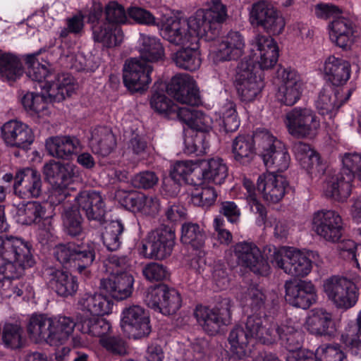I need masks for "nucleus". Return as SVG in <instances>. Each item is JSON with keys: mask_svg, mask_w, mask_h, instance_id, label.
<instances>
[{"mask_svg": "<svg viewBox=\"0 0 361 361\" xmlns=\"http://www.w3.org/2000/svg\"><path fill=\"white\" fill-rule=\"evenodd\" d=\"M83 334L99 337V341L111 332V325L104 319L80 317L75 323L70 317L58 314H32L27 325V332L36 343L44 342L50 345L65 344L72 336L75 327Z\"/></svg>", "mask_w": 361, "mask_h": 361, "instance_id": "f257e3e1", "label": "nucleus"}, {"mask_svg": "<svg viewBox=\"0 0 361 361\" xmlns=\"http://www.w3.org/2000/svg\"><path fill=\"white\" fill-rule=\"evenodd\" d=\"M249 61L244 59L239 63L235 86L241 101H254L262 91L264 82L257 75L255 66L261 70L273 68L279 58V47L271 37L257 35L249 42Z\"/></svg>", "mask_w": 361, "mask_h": 361, "instance_id": "f03ea898", "label": "nucleus"}, {"mask_svg": "<svg viewBox=\"0 0 361 361\" xmlns=\"http://www.w3.org/2000/svg\"><path fill=\"white\" fill-rule=\"evenodd\" d=\"M0 256L5 261L0 266V288L4 291L8 290L20 296L23 290L14 282L23 274L24 269L35 264L30 246L18 238H0Z\"/></svg>", "mask_w": 361, "mask_h": 361, "instance_id": "7ed1b4c3", "label": "nucleus"}, {"mask_svg": "<svg viewBox=\"0 0 361 361\" xmlns=\"http://www.w3.org/2000/svg\"><path fill=\"white\" fill-rule=\"evenodd\" d=\"M166 91L181 103L182 106L174 104L164 94L159 92L153 94L150 105L155 111L171 119H178L180 109L184 107L185 104L195 106L200 102L196 82L188 74H180L173 77L166 86Z\"/></svg>", "mask_w": 361, "mask_h": 361, "instance_id": "20e7f679", "label": "nucleus"}, {"mask_svg": "<svg viewBox=\"0 0 361 361\" xmlns=\"http://www.w3.org/2000/svg\"><path fill=\"white\" fill-rule=\"evenodd\" d=\"M27 75L38 82L39 88L49 97L63 100L75 90L73 78L67 73L54 74L48 68V63H41L37 55H29L25 59Z\"/></svg>", "mask_w": 361, "mask_h": 361, "instance_id": "39448f33", "label": "nucleus"}, {"mask_svg": "<svg viewBox=\"0 0 361 361\" xmlns=\"http://www.w3.org/2000/svg\"><path fill=\"white\" fill-rule=\"evenodd\" d=\"M268 324V318L252 315L248 317L244 326H235L228 336L232 353L239 359L247 356L250 351L248 344L253 339L263 344H272L275 334L267 330Z\"/></svg>", "mask_w": 361, "mask_h": 361, "instance_id": "423d86ee", "label": "nucleus"}, {"mask_svg": "<svg viewBox=\"0 0 361 361\" xmlns=\"http://www.w3.org/2000/svg\"><path fill=\"white\" fill-rule=\"evenodd\" d=\"M341 171L329 176L324 185L326 196L343 202L351 192V182L355 177L361 182V152H348L340 155Z\"/></svg>", "mask_w": 361, "mask_h": 361, "instance_id": "0eeeda50", "label": "nucleus"}, {"mask_svg": "<svg viewBox=\"0 0 361 361\" xmlns=\"http://www.w3.org/2000/svg\"><path fill=\"white\" fill-rule=\"evenodd\" d=\"M44 174L52 185L49 195L51 204L61 202L71 191L75 190V184L82 181V176L78 168L74 164H63L56 161H50L44 166Z\"/></svg>", "mask_w": 361, "mask_h": 361, "instance_id": "6e6552de", "label": "nucleus"}, {"mask_svg": "<svg viewBox=\"0 0 361 361\" xmlns=\"http://www.w3.org/2000/svg\"><path fill=\"white\" fill-rule=\"evenodd\" d=\"M47 203L37 201L27 202L19 204L17 211V221L22 224L37 226V236L42 243H44L51 236L54 230L53 209L47 208Z\"/></svg>", "mask_w": 361, "mask_h": 361, "instance_id": "1a4fd4ad", "label": "nucleus"}, {"mask_svg": "<svg viewBox=\"0 0 361 361\" xmlns=\"http://www.w3.org/2000/svg\"><path fill=\"white\" fill-rule=\"evenodd\" d=\"M254 139L257 142L263 161L267 169L280 172L288 168L290 157L287 148L281 141L267 130L257 131Z\"/></svg>", "mask_w": 361, "mask_h": 361, "instance_id": "9d476101", "label": "nucleus"}, {"mask_svg": "<svg viewBox=\"0 0 361 361\" xmlns=\"http://www.w3.org/2000/svg\"><path fill=\"white\" fill-rule=\"evenodd\" d=\"M96 244L87 241L76 244H60L54 249L56 259L64 267L75 268L81 273L90 267L95 259Z\"/></svg>", "mask_w": 361, "mask_h": 361, "instance_id": "9b49d317", "label": "nucleus"}, {"mask_svg": "<svg viewBox=\"0 0 361 361\" xmlns=\"http://www.w3.org/2000/svg\"><path fill=\"white\" fill-rule=\"evenodd\" d=\"M269 260L272 265L293 276L304 277L312 269V262L307 253L293 247H274Z\"/></svg>", "mask_w": 361, "mask_h": 361, "instance_id": "f8f14e48", "label": "nucleus"}, {"mask_svg": "<svg viewBox=\"0 0 361 361\" xmlns=\"http://www.w3.org/2000/svg\"><path fill=\"white\" fill-rule=\"evenodd\" d=\"M300 327V323L293 320H288L286 324L278 326L269 319V324L267 325L266 329L275 334V339L272 343L278 340L281 341V344L288 351L286 356L287 361H302L305 357L300 356V353L310 352L305 349H300L303 340V334Z\"/></svg>", "mask_w": 361, "mask_h": 361, "instance_id": "ddd939ff", "label": "nucleus"}, {"mask_svg": "<svg viewBox=\"0 0 361 361\" xmlns=\"http://www.w3.org/2000/svg\"><path fill=\"white\" fill-rule=\"evenodd\" d=\"M126 258L112 257L110 263L116 267L110 275L101 280L100 287L113 299L122 301L129 298L134 290V276L127 271H122L121 264L124 262Z\"/></svg>", "mask_w": 361, "mask_h": 361, "instance_id": "4468645a", "label": "nucleus"}, {"mask_svg": "<svg viewBox=\"0 0 361 361\" xmlns=\"http://www.w3.org/2000/svg\"><path fill=\"white\" fill-rule=\"evenodd\" d=\"M161 36L170 43L178 46L194 44L196 36L189 31L186 20L178 13L169 11L157 23Z\"/></svg>", "mask_w": 361, "mask_h": 361, "instance_id": "2eb2a0df", "label": "nucleus"}, {"mask_svg": "<svg viewBox=\"0 0 361 361\" xmlns=\"http://www.w3.org/2000/svg\"><path fill=\"white\" fill-rule=\"evenodd\" d=\"M323 290L328 300L338 309L348 310L357 301L356 286L345 277L331 276L326 279Z\"/></svg>", "mask_w": 361, "mask_h": 361, "instance_id": "dca6fc26", "label": "nucleus"}, {"mask_svg": "<svg viewBox=\"0 0 361 361\" xmlns=\"http://www.w3.org/2000/svg\"><path fill=\"white\" fill-rule=\"evenodd\" d=\"M233 303L231 299L224 298L214 308L203 305L196 307L194 316L197 323L209 334L217 333L222 325L230 322Z\"/></svg>", "mask_w": 361, "mask_h": 361, "instance_id": "f3484780", "label": "nucleus"}, {"mask_svg": "<svg viewBox=\"0 0 361 361\" xmlns=\"http://www.w3.org/2000/svg\"><path fill=\"white\" fill-rule=\"evenodd\" d=\"M310 227L325 241L338 242L343 235V223L341 215L333 209H320L313 213Z\"/></svg>", "mask_w": 361, "mask_h": 361, "instance_id": "a211bd4d", "label": "nucleus"}, {"mask_svg": "<svg viewBox=\"0 0 361 361\" xmlns=\"http://www.w3.org/2000/svg\"><path fill=\"white\" fill-rule=\"evenodd\" d=\"M250 22L273 35L281 34L286 26L285 19L280 11L264 1H258L252 6L250 11Z\"/></svg>", "mask_w": 361, "mask_h": 361, "instance_id": "6ab92c4d", "label": "nucleus"}, {"mask_svg": "<svg viewBox=\"0 0 361 361\" xmlns=\"http://www.w3.org/2000/svg\"><path fill=\"white\" fill-rule=\"evenodd\" d=\"M175 238V231L171 228H159L148 234L146 243L142 244L140 250V254L145 258L163 259L171 254Z\"/></svg>", "mask_w": 361, "mask_h": 361, "instance_id": "aec40b11", "label": "nucleus"}, {"mask_svg": "<svg viewBox=\"0 0 361 361\" xmlns=\"http://www.w3.org/2000/svg\"><path fill=\"white\" fill-rule=\"evenodd\" d=\"M277 80V100L287 106L297 103L305 88V82L298 71L290 68H280L278 71Z\"/></svg>", "mask_w": 361, "mask_h": 361, "instance_id": "412c9836", "label": "nucleus"}, {"mask_svg": "<svg viewBox=\"0 0 361 361\" xmlns=\"http://www.w3.org/2000/svg\"><path fill=\"white\" fill-rule=\"evenodd\" d=\"M285 124L288 133L297 138L314 136L320 126L316 114L307 108H294L287 113Z\"/></svg>", "mask_w": 361, "mask_h": 361, "instance_id": "4be33fe9", "label": "nucleus"}, {"mask_svg": "<svg viewBox=\"0 0 361 361\" xmlns=\"http://www.w3.org/2000/svg\"><path fill=\"white\" fill-rule=\"evenodd\" d=\"M146 305L164 315L176 313L181 307L179 293L165 285H160L147 290L145 297Z\"/></svg>", "mask_w": 361, "mask_h": 361, "instance_id": "5701e85b", "label": "nucleus"}, {"mask_svg": "<svg viewBox=\"0 0 361 361\" xmlns=\"http://www.w3.org/2000/svg\"><path fill=\"white\" fill-rule=\"evenodd\" d=\"M245 47L243 36L238 31H230L211 49L209 59L214 64L236 60L243 55Z\"/></svg>", "mask_w": 361, "mask_h": 361, "instance_id": "b1692460", "label": "nucleus"}, {"mask_svg": "<svg viewBox=\"0 0 361 361\" xmlns=\"http://www.w3.org/2000/svg\"><path fill=\"white\" fill-rule=\"evenodd\" d=\"M123 330L135 338L148 336L151 332L149 315L137 305L126 307L121 314Z\"/></svg>", "mask_w": 361, "mask_h": 361, "instance_id": "393cba45", "label": "nucleus"}, {"mask_svg": "<svg viewBox=\"0 0 361 361\" xmlns=\"http://www.w3.org/2000/svg\"><path fill=\"white\" fill-rule=\"evenodd\" d=\"M152 66L139 59L126 61L123 69V82L131 92H140L147 89L151 82Z\"/></svg>", "mask_w": 361, "mask_h": 361, "instance_id": "a878e982", "label": "nucleus"}, {"mask_svg": "<svg viewBox=\"0 0 361 361\" xmlns=\"http://www.w3.org/2000/svg\"><path fill=\"white\" fill-rule=\"evenodd\" d=\"M305 328L312 334L334 337L341 328V319L324 309H314L307 317Z\"/></svg>", "mask_w": 361, "mask_h": 361, "instance_id": "bb28decb", "label": "nucleus"}, {"mask_svg": "<svg viewBox=\"0 0 361 361\" xmlns=\"http://www.w3.org/2000/svg\"><path fill=\"white\" fill-rule=\"evenodd\" d=\"M350 95V90H345L343 88L326 84L319 91L315 105L320 114L327 115L329 116V118H332Z\"/></svg>", "mask_w": 361, "mask_h": 361, "instance_id": "cd10ccee", "label": "nucleus"}, {"mask_svg": "<svg viewBox=\"0 0 361 361\" xmlns=\"http://www.w3.org/2000/svg\"><path fill=\"white\" fill-rule=\"evenodd\" d=\"M1 135L6 145L27 150L35 140L32 129L26 123L17 120L5 123Z\"/></svg>", "mask_w": 361, "mask_h": 361, "instance_id": "c85d7f7f", "label": "nucleus"}, {"mask_svg": "<svg viewBox=\"0 0 361 361\" xmlns=\"http://www.w3.org/2000/svg\"><path fill=\"white\" fill-rule=\"evenodd\" d=\"M235 255L238 263L250 269L255 274L267 275L269 265L262 255L259 249L251 243H239L235 245Z\"/></svg>", "mask_w": 361, "mask_h": 361, "instance_id": "c756f323", "label": "nucleus"}, {"mask_svg": "<svg viewBox=\"0 0 361 361\" xmlns=\"http://www.w3.org/2000/svg\"><path fill=\"white\" fill-rule=\"evenodd\" d=\"M257 185V190L264 201L268 203H277L284 197L288 182L283 176L269 172L258 177Z\"/></svg>", "mask_w": 361, "mask_h": 361, "instance_id": "7c9ffc66", "label": "nucleus"}, {"mask_svg": "<svg viewBox=\"0 0 361 361\" xmlns=\"http://www.w3.org/2000/svg\"><path fill=\"white\" fill-rule=\"evenodd\" d=\"M285 288L286 300L293 306L307 309L317 300L316 288L310 281H290L286 283Z\"/></svg>", "mask_w": 361, "mask_h": 361, "instance_id": "2f4dec72", "label": "nucleus"}, {"mask_svg": "<svg viewBox=\"0 0 361 361\" xmlns=\"http://www.w3.org/2000/svg\"><path fill=\"white\" fill-rule=\"evenodd\" d=\"M15 194L21 198H37L42 192V181L40 174L35 169H24L18 171L15 177L13 185Z\"/></svg>", "mask_w": 361, "mask_h": 361, "instance_id": "473e14b6", "label": "nucleus"}, {"mask_svg": "<svg viewBox=\"0 0 361 361\" xmlns=\"http://www.w3.org/2000/svg\"><path fill=\"white\" fill-rule=\"evenodd\" d=\"M322 70L325 80L336 87L345 85L351 75L349 62L335 56H329L325 59Z\"/></svg>", "mask_w": 361, "mask_h": 361, "instance_id": "72a5a7b5", "label": "nucleus"}, {"mask_svg": "<svg viewBox=\"0 0 361 361\" xmlns=\"http://www.w3.org/2000/svg\"><path fill=\"white\" fill-rule=\"evenodd\" d=\"M46 149L56 158L69 159L81 149L80 140L74 136L57 135L46 140Z\"/></svg>", "mask_w": 361, "mask_h": 361, "instance_id": "f704fd0d", "label": "nucleus"}, {"mask_svg": "<svg viewBox=\"0 0 361 361\" xmlns=\"http://www.w3.org/2000/svg\"><path fill=\"white\" fill-rule=\"evenodd\" d=\"M330 40L341 48L350 47L354 41L355 25L352 20L339 16L328 25Z\"/></svg>", "mask_w": 361, "mask_h": 361, "instance_id": "c9c22d12", "label": "nucleus"}, {"mask_svg": "<svg viewBox=\"0 0 361 361\" xmlns=\"http://www.w3.org/2000/svg\"><path fill=\"white\" fill-rule=\"evenodd\" d=\"M44 92L43 90L40 92H27L21 99L25 110L32 116L42 118L49 115L50 103L62 101L51 98Z\"/></svg>", "mask_w": 361, "mask_h": 361, "instance_id": "e433bc0d", "label": "nucleus"}, {"mask_svg": "<svg viewBox=\"0 0 361 361\" xmlns=\"http://www.w3.org/2000/svg\"><path fill=\"white\" fill-rule=\"evenodd\" d=\"M295 159L309 173L317 176L323 173L325 165L320 161L318 154L310 145L299 142L294 145Z\"/></svg>", "mask_w": 361, "mask_h": 361, "instance_id": "4c0bfd02", "label": "nucleus"}, {"mask_svg": "<svg viewBox=\"0 0 361 361\" xmlns=\"http://www.w3.org/2000/svg\"><path fill=\"white\" fill-rule=\"evenodd\" d=\"M227 176L228 166L220 157H213L200 162L199 181L221 184Z\"/></svg>", "mask_w": 361, "mask_h": 361, "instance_id": "58836bf2", "label": "nucleus"}, {"mask_svg": "<svg viewBox=\"0 0 361 361\" xmlns=\"http://www.w3.org/2000/svg\"><path fill=\"white\" fill-rule=\"evenodd\" d=\"M48 284L61 296L67 297L75 294L78 288L75 276L61 269H48Z\"/></svg>", "mask_w": 361, "mask_h": 361, "instance_id": "ea45409f", "label": "nucleus"}, {"mask_svg": "<svg viewBox=\"0 0 361 361\" xmlns=\"http://www.w3.org/2000/svg\"><path fill=\"white\" fill-rule=\"evenodd\" d=\"M75 200L79 208L89 219H97L104 213L105 204L99 192L85 190L81 192Z\"/></svg>", "mask_w": 361, "mask_h": 361, "instance_id": "a19ab883", "label": "nucleus"}, {"mask_svg": "<svg viewBox=\"0 0 361 361\" xmlns=\"http://www.w3.org/2000/svg\"><path fill=\"white\" fill-rule=\"evenodd\" d=\"M78 307L93 315L104 316L112 312L114 302L99 293H85L78 300Z\"/></svg>", "mask_w": 361, "mask_h": 361, "instance_id": "79ce46f5", "label": "nucleus"}, {"mask_svg": "<svg viewBox=\"0 0 361 361\" xmlns=\"http://www.w3.org/2000/svg\"><path fill=\"white\" fill-rule=\"evenodd\" d=\"M90 144L94 153L104 157L114 150L116 142L111 129L100 126L92 130Z\"/></svg>", "mask_w": 361, "mask_h": 361, "instance_id": "37998d69", "label": "nucleus"}, {"mask_svg": "<svg viewBox=\"0 0 361 361\" xmlns=\"http://www.w3.org/2000/svg\"><path fill=\"white\" fill-rule=\"evenodd\" d=\"M181 47L183 48L177 51L173 56L176 65L189 71L199 69L202 59L198 42H195L194 44Z\"/></svg>", "mask_w": 361, "mask_h": 361, "instance_id": "c03bdc74", "label": "nucleus"}, {"mask_svg": "<svg viewBox=\"0 0 361 361\" xmlns=\"http://www.w3.org/2000/svg\"><path fill=\"white\" fill-rule=\"evenodd\" d=\"M185 104L180 109L178 119L186 123L190 128L201 132H209L212 128V118L201 111L195 109L192 106Z\"/></svg>", "mask_w": 361, "mask_h": 361, "instance_id": "a18cd8bd", "label": "nucleus"}, {"mask_svg": "<svg viewBox=\"0 0 361 361\" xmlns=\"http://www.w3.org/2000/svg\"><path fill=\"white\" fill-rule=\"evenodd\" d=\"M140 58L146 63L156 62L164 58V49L159 39L141 34L139 39Z\"/></svg>", "mask_w": 361, "mask_h": 361, "instance_id": "49530a36", "label": "nucleus"}, {"mask_svg": "<svg viewBox=\"0 0 361 361\" xmlns=\"http://www.w3.org/2000/svg\"><path fill=\"white\" fill-rule=\"evenodd\" d=\"M94 41L106 47H113L121 43L123 38V32L119 26L104 22L92 27Z\"/></svg>", "mask_w": 361, "mask_h": 361, "instance_id": "de8ad7c7", "label": "nucleus"}, {"mask_svg": "<svg viewBox=\"0 0 361 361\" xmlns=\"http://www.w3.org/2000/svg\"><path fill=\"white\" fill-rule=\"evenodd\" d=\"M129 200L133 211L142 216H155L161 209L160 200L157 196L137 194Z\"/></svg>", "mask_w": 361, "mask_h": 361, "instance_id": "09e8293b", "label": "nucleus"}, {"mask_svg": "<svg viewBox=\"0 0 361 361\" xmlns=\"http://www.w3.org/2000/svg\"><path fill=\"white\" fill-rule=\"evenodd\" d=\"M300 356L305 357V361H348L345 354L338 344L322 345L317 348L315 354L302 352Z\"/></svg>", "mask_w": 361, "mask_h": 361, "instance_id": "8fccbe9b", "label": "nucleus"}, {"mask_svg": "<svg viewBox=\"0 0 361 361\" xmlns=\"http://www.w3.org/2000/svg\"><path fill=\"white\" fill-rule=\"evenodd\" d=\"M172 179L178 183L195 182L200 180V162L182 161L176 162L171 170Z\"/></svg>", "mask_w": 361, "mask_h": 361, "instance_id": "3c124183", "label": "nucleus"}, {"mask_svg": "<svg viewBox=\"0 0 361 361\" xmlns=\"http://www.w3.org/2000/svg\"><path fill=\"white\" fill-rule=\"evenodd\" d=\"M24 70L20 59L11 54H0V75L3 80L14 82L23 75Z\"/></svg>", "mask_w": 361, "mask_h": 361, "instance_id": "603ef678", "label": "nucleus"}, {"mask_svg": "<svg viewBox=\"0 0 361 361\" xmlns=\"http://www.w3.org/2000/svg\"><path fill=\"white\" fill-rule=\"evenodd\" d=\"M205 239V233L197 224L186 222L182 225L180 240L183 244L199 250L204 247Z\"/></svg>", "mask_w": 361, "mask_h": 361, "instance_id": "864d4df0", "label": "nucleus"}, {"mask_svg": "<svg viewBox=\"0 0 361 361\" xmlns=\"http://www.w3.org/2000/svg\"><path fill=\"white\" fill-rule=\"evenodd\" d=\"M186 25L189 31L196 36V42H199V38L205 36L213 27L203 8L197 9L186 20Z\"/></svg>", "mask_w": 361, "mask_h": 361, "instance_id": "5fc2aeb1", "label": "nucleus"}, {"mask_svg": "<svg viewBox=\"0 0 361 361\" xmlns=\"http://www.w3.org/2000/svg\"><path fill=\"white\" fill-rule=\"evenodd\" d=\"M219 125L226 132H234L240 126V121L236 110L235 104L230 100L221 104L219 110Z\"/></svg>", "mask_w": 361, "mask_h": 361, "instance_id": "6e6d98bb", "label": "nucleus"}, {"mask_svg": "<svg viewBox=\"0 0 361 361\" xmlns=\"http://www.w3.org/2000/svg\"><path fill=\"white\" fill-rule=\"evenodd\" d=\"M233 153L235 159L247 164L253 156V139L249 135H239L233 141Z\"/></svg>", "mask_w": 361, "mask_h": 361, "instance_id": "4d7b16f0", "label": "nucleus"}, {"mask_svg": "<svg viewBox=\"0 0 361 361\" xmlns=\"http://www.w3.org/2000/svg\"><path fill=\"white\" fill-rule=\"evenodd\" d=\"M243 189L245 190V197L250 207V210L253 213L259 214V219H257V224H263L264 222L267 212L265 207L257 198L255 185L249 179L245 178L243 180Z\"/></svg>", "mask_w": 361, "mask_h": 361, "instance_id": "13d9d810", "label": "nucleus"}, {"mask_svg": "<svg viewBox=\"0 0 361 361\" xmlns=\"http://www.w3.org/2000/svg\"><path fill=\"white\" fill-rule=\"evenodd\" d=\"M123 231L121 221H113L105 228L102 233V240L105 246L111 251L116 250L121 245L120 236Z\"/></svg>", "mask_w": 361, "mask_h": 361, "instance_id": "bf43d9fd", "label": "nucleus"}, {"mask_svg": "<svg viewBox=\"0 0 361 361\" xmlns=\"http://www.w3.org/2000/svg\"><path fill=\"white\" fill-rule=\"evenodd\" d=\"M357 322V331L349 329L341 335V341L354 355H361V311L359 312Z\"/></svg>", "mask_w": 361, "mask_h": 361, "instance_id": "052dcab7", "label": "nucleus"}, {"mask_svg": "<svg viewBox=\"0 0 361 361\" xmlns=\"http://www.w3.org/2000/svg\"><path fill=\"white\" fill-rule=\"evenodd\" d=\"M2 339L5 345L8 348H20L25 341L23 329L17 324H7L4 327Z\"/></svg>", "mask_w": 361, "mask_h": 361, "instance_id": "680f3d73", "label": "nucleus"}, {"mask_svg": "<svg viewBox=\"0 0 361 361\" xmlns=\"http://www.w3.org/2000/svg\"><path fill=\"white\" fill-rule=\"evenodd\" d=\"M217 197V193L212 187H202L197 188L191 195V202L193 204L208 209L212 206Z\"/></svg>", "mask_w": 361, "mask_h": 361, "instance_id": "e2e57ef3", "label": "nucleus"}, {"mask_svg": "<svg viewBox=\"0 0 361 361\" xmlns=\"http://www.w3.org/2000/svg\"><path fill=\"white\" fill-rule=\"evenodd\" d=\"M63 224L66 231L72 236L81 233L82 218L79 211L75 209H66L62 215Z\"/></svg>", "mask_w": 361, "mask_h": 361, "instance_id": "0e129e2a", "label": "nucleus"}, {"mask_svg": "<svg viewBox=\"0 0 361 361\" xmlns=\"http://www.w3.org/2000/svg\"><path fill=\"white\" fill-rule=\"evenodd\" d=\"M206 13L212 25L222 23L227 18V10L220 0H209L204 4Z\"/></svg>", "mask_w": 361, "mask_h": 361, "instance_id": "69168bd1", "label": "nucleus"}, {"mask_svg": "<svg viewBox=\"0 0 361 361\" xmlns=\"http://www.w3.org/2000/svg\"><path fill=\"white\" fill-rule=\"evenodd\" d=\"M106 23L118 26L125 24L128 16L124 7L116 1H110L105 6Z\"/></svg>", "mask_w": 361, "mask_h": 361, "instance_id": "338daca9", "label": "nucleus"}, {"mask_svg": "<svg viewBox=\"0 0 361 361\" xmlns=\"http://www.w3.org/2000/svg\"><path fill=\"white\" fill-rule=\"evenodd\" d=\"M206 346L207 342L204 340L190 344L183 352L181 361H202Z\"/></svg>", "mask_w": 361, "mask_h": 361, "instance_id": "774afa93", "label": "nucleus"}]
</instances>
